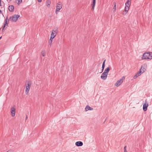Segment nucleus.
<instances>
[{
	"mask_svg": "<svg viewBox=\"0 0 152 152\" xmlns=\"http://www.w3.org/2000/svg\"><path fill=\"white\" fill-rule=\"evenodd\" d=\"M105 60L104 62H103V64H102V65H105Z\"/></svg>",
	"mask_w": 152,
	"mask_h": 152,
	"instance_id": "obj_29",
	"label": "nucleus"
},
{
	"mask_svg": "<svg viewBox=\"0 0 152 152\" xmlns=\"http://www.w3.org/2000/svg\"><path fill=\"white\" fill-rule=\"evenodd\" d=\"M148 57H149V59H152V52H148Z\"/></svg>",
	"mask_w": 152,
	"mask_h": 152,
	"instance_id": "obj_17",
	"label": "nucleus"
},
{
	"mask_svg": "<svg viewBox=\"0 0 152 152\" xmlns=\"http://www.w3.org/2000/svg\"><path fill=\"white\" fill-rule=\"evenodd\" d=\"M142 73V71H141V69H140L139 71H138L136 74L134 75L133 77V78L134 79H136L138 77L140 76Z\"/></svg>",
	"mask_w": 152,
	"mask_h": 152,
	"instance_id": "obj_9",
	"label": "nucleus"
},
{
	"mask_svg": "<svg viewBox=\"0 0 152 152\" xmlns=\"http://www.w3.org/2000/svg\"><path fill=\"white\" fill-rule=\"evenodd\" d=\"M113 4L114 5V6H116V3L115 2H114L113 3Z\"/></svg>",
	"mask_w": 152,
	"mask_h": 152,
	"instance_id": "obj_30",
	"label": "nucleus"
},
{
	"mask_svg": "<svg viewBox=\"0 0 152 152\" xmlns=\"http://www.w3.org/2000/svg\"><path fill=\"white\" fill-rule=\"evenodd\" d=\"M93 2L92 4H91V6H92V8L91 9V10L93 11L94 10V8L96 4V0H92Z\"/></svg>",
	"mask_w": 152,
	"mask_h": 152,
	"instance_id": "obj_12",
	"label": "nucleus"
},
{
	"mask_svg": "<svg viewBox=\"0 0 152 152\" xmlns=\"http://www.w3.org/2000/svg\"><path fill=\"white\" fill-rule=\"evenodd\" d=\"M125 77H123L121 79L117 81L115 84V86L117 87L119 86L123 83V81L125 80Z\"/></svg>",
	"mask_w": 152,
	"mask_h": 152,
	"instance_id": "obj_5",
	"label": "nucleus"
},
{
	"mask_svg": "<svg viewBox=\"0 0 152 152\" xmlns=\"http://www.w3.org/2000/svg\"><path fill=\"white\" fill-rule=\"evenodd\" d=\"M7 20H6L5 23L6 24V25H7L8 24V23H7Z\"/></svg>",
	"mask_w": 152,
	"mask_h": 152,
	"instance_id": "obj_33",
	"label": "nucleus"
},
{
	"mask_svg": "<svg viewBox=\"0 0 152 152\" xmlns=\"http://www.w3.org/2000/svg\"><path fill=\"white\" fill-rule=\"evenodd\" d=\"M131 0H128L125 4V5L130 7L131 4Z\"/></svg>",
	"mask_w": 152,
	"mask_h": 152,
	"instance_id": "obj_14",
	"label": "nucleus"
},
{
	"mask_svg": "<svg viewBox=\"0 0 152 152\" xmlns=\"http://www.w3.org/2000/svg\"><path fill=\"white\" fill-rule=\"evenodd\" d=\"M126 13H126V12H125H125H123V14L124 15H125L126 14Z\"/></svg>",
	"mask_w": 152,
	"mask_h": 152,
	"instance_id": "obj_28",
	"label": "nucleus"
},
{
	"mask_svg": "<svg viewBox=\"0 0 152 152\" xmlns=\"http://www.w3.org/2000/svg\"><path fill=\"white\" fill-rule=\"evenodd\" d=\"M15 108L14 107H12L11 109V115L12 117H14L15 115Z\"/></svg>",
	"mask_w": 152,
	"mask_h": 152,
	"instance_id": "obj_10",
	"label": "nucleus"
},
{
	"mask_svg": "<svg viewBox=\"0 0 152 152\" xmlns=\"http://www.w3.org/2000/svg\"><path fill=\"white\" fill-rule=\"evenodd\" d=\"M75 145L77 146H81L83 145V143L81 141H77L76 142Z\"/></svg>",
	"mask_w": 152,
	"mask_h": 152,
	"instance_id": "obj_13",
	"label": "nucleus"
},
{
	"mask_svg": "<svg viewBox=\"0 0 152 152\" xmlns=\"http://www.w3.org/2000/svg\"><path fill=\"white\" fill-rule=\"evenodd\" d=\"M113 11L114 12H115L116 10V6H114V7L113 8Z\"/></svg>",
	"mask_w": 152,
	"mask_h": 152,
	"instance_id": "obj_25",
	"label": "nucleus"
},
{
	"mask_svg": "<svg viewBox=\"0 0 152 152\" xmlns=\"http://www.w3.org/2000/svg\"><path fill=\"white\" fill-rule=\"evenodd\" d=\"M6 20H7V22H9V20L8 19L7 17L6 18Z\"/></svg>",
	"mask_w": 152,
	"mask_h": 152,
	"instance_id": "obj_31",
	"label": "nucleus"
},
{
	"mask_svg": "<svg viewBox=\"0 0 152 152\" xmlns=\"http://www.w3.org/2000/svg\"><path fill=\"white\" fill-rule=\"evenodd\" d=\"M85 109V110H86V111H87L88 110H93V108H92L90 107L88 105H87L86 106Z\"/></svg>",
	"mask_w": 152,
	"mask_h": 152,
	"instance_id": "obj_15",
	"label": "nucleus"
},
{
	"mask_svg": "<svg viewBox=\"0 0 152 152\" xmlns=\"http://www.w3.org/2000/svg\"><path fill=\"white\" fill-rule=\"evenodd\" d=\"M8 9L10 11L12 12L14 10V7L13 5H11L9 7Z\"/></svg>",
	"mask_w": 152,
	"mask_h": 152,
	"instance_id": "obj_16",
	"label": "nucleus"
},
{
	"mask_svg": "<svg viewBox=\"0 0 152 152\" xmlns=\"http://www.w3.org/2000/svg\"><path fill=\"white\" fill-rule=\"evenodd\" d=\"M104 67H105V65H102V71L100 73H102V72H103V70L104 69Z\"/></svg>",
	"mask_w": 152,
	"mask_h": 152,
	"instance_id": "obj_23",
	"label": "nucleus"
},
{
	"mask_svg": "<svg viewBox=\"0 0 152 152\" xmlns=\"http://www.w3.org/2000/svg\"><path fill=\"white\" fill-rule=\"evenodd\" d=\"M31 85V83L30 82L28 81V82L27 86H26L25 90V93L26 94H28Z\"/></svg>",
	"mask_w": 152,
	"mask_h": 152,
	"instance_id": "obj_2",
	"label": "nucleus"
},
{
	"mask_svg": "<svg viewBox=\"0 0 152 152\" xmlns=\"http://www.w3.org/2000/svg\"><path fill=\"white\" fill-rule=\"evenodd\" d=\"M50 1L49 0H47L46 4V6L48 7H50Z\"/></svg>",
	"mask_w": 152,
	"mask_h": 152,
	"instance_id": "obj_18",
	"label": "nucleus"
},
{
	"mask_svg": "<svg viewBox=\"0 0 152 152\" xmlns=\"http://www.w3.org/2000/svg\"><path fill=\"white\" fill-rule=\"evenodd\" d=\"M41 53L42 56H45L46 54L45 51H43Z\"/></svg>",
	"mask_w": 152,
	"mask_h": 152,
	"instance_id": "obj_22",
	"label": "nucleus"
},
{
	"mask_svg": "<svg viewBox=\"0 0 152 152\" xmlns=\"http://www.w3.org/2000/svg\"><path fill=\"white\" fill-rule=\"evenodd\" d=\"M62 7V4L61 2H59L57 4L56 10V14L58 13L59 10L61 9Z\"/></svg>",
	"mask_w": 152,
	"mask_h": 152,
	"instance_id": "obj_3",
	"label": "nucleus"
},
{
	"mask_svg": "<svg viewBox=\"0 0 152 152\" xmlns=\"http://www.w3.org/2000/svg\"><path fill=\"white\" fill-rule=\"evenodd\" d=\"M27 118H28L27 116L26 115V120L27 119Z\"/></svg>",
	"mask_w": 152,
	"mask_h": 152,
	"instance_id": "obj_34",
	"label": "nucleus"
},
{
	"mask_svg": "<svg viewBox=\"0 0 152 152\" xmlns=\"http://www.w3.org/2000/svg\"><path fill=\"white\" fill-rule=\"evenodd\" d=\"M1 0H0V6H1Z\"/></svg>",
	"mask_w": 152,
	"mask_h": 152,
	"instance_id": "obj_35",
	"label": "nucleus"
},
{
	"mask_svg": "<svg viewBox=\"0 0 152 152\" xmlns=\"http://www.w3.org/2000/svg\"><path fill=\"white\" fill-rule=\"evenodd\" d=\"M20 17V15H15L13 16L10 17L9 20L12 21L16 22Z\"/></svg>",
	"mask_w": 152,
	"mask_h": 152,
	"instance_id": "obj_1",
	"label": "nucleus"
},
{
	"mask_svg": "<svg viewBox=\"0 0 152 152\" xmlns=\"http://www.w3.org/2000/svg\"><path fill=\"white\" fill-rule=\"evenodd\" d=\"M38 1L39 2H41L42 1V0H38Z\"/></svg>",
	"mask_w": 152,
	"mask_h": 152,
	"instance_id": "obj_32",
	"label": "nucleus"
},
{
	"mask_svg": "<svg viewBox=\"0 0 152 152\" xmlns=\"http://www.w3.org/2000/svg\"><path fill=\"white\" fill-rule=\"evenodd\" d=\"M6 25H6V24L4 23V26H3V28H2V30H3V29H4V27H5V26H6Z\"/></svg>",
	"mask_w": 152,
	"mask_h": 152,
	"instance_id": "obj_27",
	"label": "nucleus"
},
{
	"mask_svg": "<svg viewBox=\"0 0 152 152\" xmlns=\"http://www.w3.org/2000/svg\"><path fill=\"white\" fill-rule=\"evenodd\" d=\"M126 146H125L124 148V152H127L126 150Z\"/></svg>",
	"mask_w": 152,
	"mask_h": 152,
	"instance_id": "obj_24",
	"label": "nucleus"
},
{
	"mask_svg": "<svg viewBox=\"0 0 152 152\" xmlns=\"http://www.w3.org/2000/svg\"><path fill=\"white\" fill-rule=\"evenodd\" d=\"M1 10H0V13H1Z\"/></svg>",
	"mask_w": 152,
	"mask_h": 152,
	"instance_id": "obj_36",
	"label": "nucleus"
},
{
	"mask_svg": "<svg viewBox=\"0 0 152 152\" xmlns=\"http://www.w3.org/2000/svg\"><path fill=\"white\" fill-rule=\"evenodd\" d=\"M148 52L144 53L142 57V60L149 59V57H148Z\"/></svg>",
	"mask_w": 152,
	"mask_h": 152,
	"instance_id": "obj_6",
	"label": "nucleus"
},
{
	"mask_svg": "<svg viewBox=\"0 0 152 152\" xmlns=\"http://www.w3.org/2000/svg\"><path fill=\"white\" fill-rule=\"evenodd\" d=\"M58 28H55L51 32V38L53 39L56 36L57 34V31Z\"/></svg>",
	"mask_w": 152,
	"mask_h": 152,
	"instance_id": "obj_4",
	"label": "nucleus"
},
{
	"mask_svg": "<svg viewBox=\"0 0 152 152\" xmlns=\"http://www.w3.org/2000/svg\"><path fill=\"white\" fill-rule=\"evenodd\" d=\"M1 37H0V39H1Z\"/></svg>",
	"mask_w": 152,
	"mask_h": 152,
	"instance_id": "obj_37",
	"label": "nucleus"
},
{
	"mask_svg": "<svg viewBox=\"0 0 152 152\" xmlns=\"http://www.w3.org/2000/svg\"><path fill=\"white\" fill-rule=\"evenodd\" d=\"M18 4H19L20 3H21L22 1V0H18Z\"/></svg>",
	"mask_w": 152,
	"mask_h": 152,
	"instance_id": "obj_26",
	"label": "nucleus"
},
{
	"mask_svg": "<svg viewBox=\"0 0 152 152\" xmlns=\"http://www.w3.org/2000/svg\"><path fill=\"white\" fill-rule=\"evenodd\" d=\"M129 7L128 6H126L125 8V12H126V13H127L129 10V7Z\"/></svg>",
	"mask_w": 152,
	"mask_h": 152,
	"instance_id": "obj_19",
	"label": "nucleus"
},
{
	"mask_svg": "<svg viewBox=\"0 0 152 152\" xmlns=\"http://www.w3.org/2000/svg\"><path fill=\"white\" fill-rule=\"evenodd\" d=\"M53 39H52V38H51V37H50V40L49 41V45H51L52 43V40Z\"/></svg>",
	"mask_w": 152,
	"mask_h": 152,
	"instance_id": "obj_21",
	"label": "nucleus"
},
{
	"mask_svg": "<svg viewBox=\"0 0 152 152\" xmlns=\"http://www.w3.org/2000/svg\"><path fill=\"white\" fill-rule=\"evenodd\" d=\"M107 75L108 73H106L105 72H104L102 73V75L101 76V77L102 79L105 80L107 78Z\"/></svg>",
	"mask_w": 152,
	"mask_h": 152,
	"instance_id": "obj_11",
	"label": "nucleus"
},
{
	"mask_svg": "<svg viewBox=\"0 0 152 152\" xmlns=\"http://www.w3.org/2000/svg\"><path fill=\"white\" fill-rule=\"evenodd\" d=\"M148 106V104L146 101H145V103L143 105V109L144 111H146L147 109V107Z\"/></svg>",
	"mask_w": 152,
	"mask_h": 152,
	"instance_id": "obj_7",
	"label": "nucleus"
},
{
	"mask_svg": "<svg viewBox=\"0 0 152 152\" xmlns=\"http://www.w3.org/2000/svg\"><path fill=\"white\" fill-rule=\"evenodd\" d=\"M110 70V68L109 67H107V68H106L104 70V72H105L106 73H107L108 72H109V70Z\"/></svg>",
	"mask_w": 152,
	"mask_h": 152,
	"instance_id": "obj_20",
	"label": "nucleus"
},
{
	"mask_svg": "<svg viewBox=\"0 0 152 152\" xmlns=\"http://www.w3.org/2000/svg\"><path fill=\"white\" fill-rule=\"evenodd\" d=\"M147 67V64L146 63L144 64L142 66L140 69H141V71H142V73L144 72L145 70L146 69Z\"/></svg>",
	"mask_w": 152,
	"mask_h": 152,
	"instance_id": "obj_8",
	"label": "nucleus"
}]
</instances>
